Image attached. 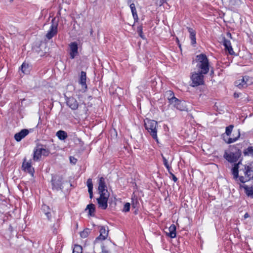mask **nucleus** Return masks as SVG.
Returning a JSON list of instances; mask_svg holds the SVG:
<instances>
[{
  "label": "nucleus",
  "mask_w": 253,
  "mask_h": 253,
  "mask_svg": "<svg viewBox=\"0 0 253 253\" xmlns=\"http://www.w3.org/2000/svg\"><path fill=\"white\" fill-rule=\"evenodd\" d=\"M232 173L237 182L244 183L253 179V169L248 166L243 165L241 161L234 164Z\"/></svg>",
  "instance_id": "obj_1"
},
{
  "label": "nucleus",
  "mask_w": 253,
  "mask_h": 253,
  "mask_svg": "<svg viewBox=\"0 0 253 253\" xmlns=\"http://www.w3.org/2000/svg\"><path fill=\"white\" fill-rule=\"evenodd\" d=\"M209 64H198V71L192 74L191 80L193 86H197L204 83L203 74H207L209 71Z\"/></svg>",
  "instance_id": "obj_2"
},
{
  "label": "nucleus",
  "mask_w": 253,
  "mask_h": 253,
  "mask_svg": "<svg viewBox=\"0 0 253 253\" xmlns=\"http://www.w3.org/2000/svg\"><path fill=\"white\" fill-rule=\"evenodd\" d=\"M234 127L233 125H230L225 128V132L222 133V139L227 144H231L237 141L240 136V132L238 130L236 133H233Z\"/></svg>",
  "instance_id": "obj_3"
},
{
  "label": "nucleus",
  "mask_w": 253,
  "mask_h": 253,
  "mask_svg": "<svg viewBox=\"0 0 253 253\" xmlns=\"http://www.w3.org/2000/svg\"><path fill=\"white\" fill-rule=\"evenodd\" d=\"M145 128L149 132L153 139L158 142L157 137V128L158 127L157 122L154 120H149L145 123Z\"/></svg>",
  "instance_id": "obj_4"
},
{
  "label": "nucleus",
  "mask_w": 253,
  "mask_h": 253,
  "mask_svg": "<svg viewBox=\"0 0 253 253\" xmlns=\"http://www.w3.org/2000/svg\"><path fill=\"white\" fill-rule=\"evenodd\" d=\"M253 83V78L249 76L239 78L235 82V85L240 89L245 88Z\"/></svg>",
  "instance_id": "obj_5"
},
{
  "label": "nucleus",
  "mask_w": 253,
  "mask_h": 253,
  "mask_svg": "<svg viewBox=\"0 0 253 253\" xmlns=\"http://www.w3.org/2000/svg\"><path fill=\"white\" fill-rule=\"evenodd\" d=\"M241 151L238 150L235 152H230L228 153L225 152L224 157L229 162L232 163L236 162L241 156Z\"/></svg>",
  "instance_id": "obj_6"
},
{
  "label": "nucleus",
  "mask_w": 253,
  "mask_h": 253,
  "mask_svg": "<svg viewBox=\"0 0 253 253\" xmlns=\"http://www.w3.org/2000/svg\"><path fill=\"white\" fill-rule=\"evenodd\" d=\"M62 180L63 178L60 176L54 175L52 176L51 183L53 189L57 191L61 190L62 189Z\"/></svg>",
  "instance_id": "obj_7"
},
{
  "label": "nucleus",
  "mask_w": 253,
  "mask_h": 253,
  "mask_svg": "<svg viewBox=\"0 0 253 253\" xmlns=\"http://www.w3.org/2000/svg\"><path fill=\"white\" fill-rule=\"evenodd\" d=\"M109 197V193L100 194L99 198L97 199L99 208L103 210H105L107 208L108 206L107 202Z\"/></svg>",
  "instance_id": "obj_8"
},
{
  "label": "nucleus",
  "mask_w": 253,
  "mask_h": 253,
  "mask_svg": "<svg viewBox=\"0 0 253 253\" xmlns=\"http://www.w3.org/2000/svg\"><path fill=\"white\" fill-rule=\"evenodd\" d=\"M170 104L180 111L187 110L186 103L183 101L178 100L177 98H176L173 101H172Z\"/></svg>",
  "instance_id": "obj_9"
},
{
  "label": "nucleus",
  "mask_w": 253,
  "mask_h": 253,
  "mask_svg": "<svg viewBox=\"0 0 253 253\" xmlns=\"http://www.w3.org/2000/svg\"><path fill=\"white\" fill-rule=\"evenodd\" d=\"M54 18L52 20V24L50 26L49 30L46 35V37L48 40L51 39L53 36L56 35L57 33V23H54Z\"/></svg>",
  "instance_id": "obj_10"
},
{
  "label": "nucleus",
  "mask_w": 253,
  "mask_h": 253,
  "mask_svg": "<svg viewBox=\"0 0 253 253\" xmlns=\"http://www.w3.org/2000/svg\"><path fill=\"white\" fill-rule=\"evenodd\" d=\"M22 169L25 171H26L30 173L32 176L34 175V169L32 167L31 161L29 162H26V160L25 158L22 164Z\"/></svg>",
  "instance_id": "obj_11"
},
{
  "label": "nucleus",
  "mask_w": 253,
  "mask_h": 253,
  "mask_svg": "<svg viewBox=\"0 0 253 253\" xmlns=\"http://www.w3.org/2000/svg\"><path fill=\"white\" fill-rule=\"evenodd\" d=\"M98 189L100 194L109 193L106 188L105 179L103 177H100L99 179Z\"/></svg>",
  "instance_id": "obj_12"
},
{
  "label": "nucleus",
  "mask_w": 253,
  "mask_h": 253,
  "mask_svg": "<svg viewBox=\"0 0 253 253\" xmlns=\"http://www.w3.org/2000/svg\"><path fill=\"white\" fill-rule=\"evenodd\" d=\"M67 105L73 110L78 109L79 103L77 100L74 97H69L66 100Z\"/></svg>",
  "instance_id": "obj_13"
},
{
  "label": "nucleus",
  "mask_w": 253,
  "mask_h": 253,
  "mask_svg": "<svg viewBox=\"0 0 253 253\" xmlns=\"http://www.w3.org/2000/svg\"><path fill=\"white\" fill-rule=\"evenodd\" d=\"M99 232L100 235L96 238L95 242H97L99 240H104L108 236V230H106L105 227L102 226L100 229Z\"/></svg>",
  "instance_id": "obj_14"
},
{
  "label": "nucleus",
  "mask_w": 253,
  "mask_h": 253,
  "mask_svg": "<svg viewBox=\"0 0 253 253\" xmlns=\"http://www.w3.org/2000/svg\"><path fill=\"white\" fill-rule=\"evenodd\" d=\"M29 133V131L27 129H23L20 132L16 133L14 135L15 139L19 142L27 136Z\"/></svg>",
  "instance_id": "obj_15"
},
{
  "label": "nucleus",
  "mask_w": 253,
  "mask_h": 253,
  "mask_svg": "<svg viewBox=\"0 0 253 253\" xmlns=\"http://www.w3.org/2000/svg\"><path fill=\"white\" fill-rule=\"evenodd\" d=\"M41 145H38L34 150L33 160L35 161H39L42 157Z\"/></svg>",
  "instance_id": "obj_16"
},
{
  "label": "nucleus",
  "mask_w": 253,
  "mask_h": 253,
  "mask_svg": "<svg viewBox=\"0 0 253 253\" xmlns=\"http://www.w3.org/2000/svg\"><path fill=\"white\" fill-rule=\"evenodd\" d=\"M41 145H38L34 150L33 160L35 161H39L42 157Z\"/></svg>",
  "instance_id": "obj_17"
},
{
  "label": "nucleus",
  "mask_w": 253,
  "mask_h": 253,
  "mask_svg": "<svg viewBox=\"0 0 253 253\" xmlns=\"http://www.w3.org/2000/svg\"><path fill=\"white\" fill-rule=\"evenodd\" d=\"M223 45L225 47V51L226 52L228 53L230 55H233L234 51L232 47L231 43L230 41L224 39L223 42Z\"/></svg>",
  "instance_id": "obj_18"
},
{
  "label": "nucleus",
  "mask_w": 253,
  "mask_h": 253,
  "mask_svg": "<svg viewBox=\"0 0 253 253\" xmlns=\"http://www.w3.org/2000/svg\"><path fill=\"white\" fill-rule=\"evenodd\" d=\"M86 73L84 71H82L81 73L79 83L82 85V89L84 91L87 88V85L86 84Z\"/></svg>",
  "instance_id": "obj_19"
},
{
  "label": "nucleus",
  "mask_w": 253,
  "mask_h": 253,
  "mask_svg": "<svg viewBox=\"0 0 253 253\" xmlns=\"http://www.w3.org/2000/svg\"><path fill=\"white\" fill-rule=\"evenodd\" d=\"M195 61L198 63H209L207 56L203 53L197 55Z\"/></svg>",
  "instance_id": "obj_20"
},
{
  "label": "nucleus",
  "mask_w": 253,
  "mask_h": 253,
  "mask_svg": "<svg viewBox=\"0 0 253 253\" xmlns=\"http://www.w3.org/2000/svg\"><path fill=\"white\" fill-rule=\"evenodd\" d=\"M70 56L72 58H74L75 55L78 53V44L76 42H72L70 45Z\"/></svg>",
  "instance_id": "obj_21"
},
{
  "label": "nucleus",
  "mask_w": 253,
  "mask_h": 253,
  "mask_svg": "<svg viewBox=\"0 0 253 253\" xmlns=\"http://www.w3.org/2000/svg\"><path fill=\"white\" fill-rule=\"evenodd\" d=\"M188 32L190 34V38L191 41L192 45H194L196 43V32L194 30L190 27H187Z\"/></svg>",
  "instance_id": "obj_22"
},
{
  "label": "nucleus",
  "mask_w": 253,
  "mask_h": 253,
  "mask_svg": "<svg viewBox=\"0 0 253 253\" xmlns=\"http://www.w3.org/2000/svg\"><path fill=\"white\" fill-rule=\"evenodd\" d=\"M240 187L241 188H244L245 190V192L248 196H251L253 197V187H249L247 185H240Z\"/></svg>",
  "instance_id": "obj_23"
},
{
  "label": "nucleus",
  "mask_w": 253,
  "mask_h": 253,
  "mask_svg": "<svg viewBox=\"0 0 253 253\" xmlns=\"http://www.w3.org/2000/svg\"><path fill=\"white\" fill-rule=\"evenodd\" d=\"M165 96L168 99L169 104L171 103L172 100L173 101L176 98L174 96V93L171 90H167L166 91Z\"/></svg>",
  "instance_id": "obj_24"
},
{
  "label": "nucleus",
  "mask_w": 253,
  "mask_h": 253,
  "mask_svg": "<svg viewBox=\"0 0 253 253\" xmlns=\"http://www.w3.org/2000/svg\"><path fill=\"white\" fill-rule=\"evenodd\" d=\"M87 186L88 187V191L89 194L90 198H92L93 197V184L92 182V180L90 178H89L87 180Z\"/></svg>",
  "instance_id": "obj_25"
},
{
  "label": "nucleus",
  "mask_w": 253,
  "mask_h": 253,
  "mask_svg": "<svg viewBox=\"0 0 253 253\" xmlns=\"http://www.w3.org/2000/svg\"><path fill=\"white\" fill-rule=\"evenodd\" d=\"M56 136L61 140H65L68 137L67 133L63 130H59L56 132Z\"/></svg>",
  "instance_id": "obj_26"
},
{
  "label": "nucleus",
  "mask_w": 253,
  "mask_h": 253,
  "mask_svg": "<svg viewBox=\"0 0 253 253\" xmlns=\"http://www.w3.org/2000/svg\"><path fill=\"white\" fill-rule=\"evenodd\" d=\"M129 6L131 9V12L132 14L133 17L134 19V21H137L138 18V15L137 14L136 9L135 5L133 3H132L130 4Z\"/></svg>",
  "instance_id": "obj_27"
},
{
  "label": "nucleus",
  "mask_w": 253,
  "mask_h": 253,
  "mask_svg": "<svg viewBox=\"0 0 253 253\" xmlns=\"http://www.w3.org/2000/svg\"><path fill=\"white\" fill-rule=\"evenodd\" d=\"M42 210L44 214L46 215V217L48 219L51 217L50 210L48 206L46 205H43L42 208Z\"/></svg>",
  "instance_id": "obj_28"
},
{
  "label": "nucleus",
  "mask_w": 253,
  "mask_h": 253,
  "mask_svg": "<svg viewBox=\"0 0 253 253\" xmlns=\"http://www.w3.org/2000/svg\"><path fill=\"white\" fill-rule=\"evenodd\" d=\"M169 236L173 238L176 236V227L174 224L171 225L169 228Z\"/></svg>",
  "instance_id": "obj_29"
},
{
  "label": "nucleus",
  "mask_w": 253,
  "mask_h": 253,
  "mask_svg": "<svg viewBox=\"0 0 253 253\" xmlns=\"http://www.w3.org/2000/svg\"><path fill=\"white\" fill-rule=\"evenodd\" d=\"M243 154L245 156H249L253 155V147L250 146L247 149H245L243 151Z\"/></svg>",
  "instance_id": "obj_30"
},
{
  "label": "nucleus",
  "mask_w": 253,
  "mask_h": 253,
  "mask_svg": "<svg viewBox=\"0 0 253 253\" xmlns=\"http://www.w3.org/2000/svg\"><path fill=\"white\" fill-rule=\"evenodd\" d=\"M86 210H88V214L90 216H93L95 211V205L93 204H89L87 206Z\"/></svg>",
  "instance_id": "obj_31"
},
{
  "label": "nucleus",
  "mask_w": 253,
  "mask_h": 253,
  "mask_svg": "<svg viewBox=\"0 0 253 253\" xmlns=\"http://www.w3.org/2000/svg\"><path fill=\"white\" fill-rule=\"evenodd\" d=\"M31 69L29 64H22L21 66V69L22 72L24 74H28Z\"/></svg>",
  "instance_id": "obj_32"
},
{
  "label": "nucleus",
  "mask_w": 253,
  "mask_h": 253,
  "mask_svg": "<svg viewBox=\"0 0 253 253\" xmlns=\"http://www.w3.org/2000/svg\"><path fill=\"white\" fill-rule=\"evenodd\" d=\"M42 155L43 156H47L49 154V151L46 149L42 145H41Z\"/></svg>",
  "instance_id": "obj_33"
},
{
  "label": "nucleus",
  "mask_w": 253,
  "mask_h": 253,
  "mask_svg": "<svg viewBox=\"0 0 253 253\" xmlns=\"http://www.w3.org/2000/svg\"><path fill=\"white\" fill-rule=\"evenodd\" d=\"M73 253H82V247L81 246L76 245L73 250Z\"/></svg>",
  "instance_id": "obj_34"
},
{
  "label": "nucleus",
  "mask_w": 253,
  "mask_h": 253,
  "mask_svg": "<svg viewBox=\"0 0 253 253\" xmlns=\"http://www.w3.org/2000/svg\"><path fill=\"white\" fill-rule=\"evenodd\" d=\"M137 31L138 32L139 35L140 36V37L142 39H145V37H144V36L143 34L142 26H140L138 27H137Z\"/></svg>",
  "instance_id": "obj_35"
},
{
  "label": "nucleus",
  "mask_w": 253,
  "mask_h": 253,
  "mask_svg": "<svg viewBox=\"0 0 253 253\" xmlns=\"http://www.w3.org/2000/svg\"><path fill=\"white\" fill-rule=\"evenodd\" d=\"M130 205L129 203H126L124 207L123 211H124V212L129 211V210H130Z\"/></svg>",
  "instance_id": "obj_36"
},
{
  "label": "nucleus",
  "mask_w": 253,
  "mask_h": 253,
  "mask_svg": "<svg viewBox=\"0 0 253 253\" xmlns=\"http://www.w3.org/2000/svg\"><path fill=\"white\" fill-rule=\"evenodd\" d=\"M70 161L71 164H75L77 162V160L74 157L70 156Z\"/></svg>",
  "instance_id": "obj_37"
},
{
  "label": "nucleus",
  "mask_w": 253,
  "mask_h": 253,
  "mask_svg": "<svg viewBox=\"0 0 253 253\" xmlns=\"http://www.w3.org/2000/svg\"><path fill=\"white\" fill-rule=\"evenodd\" d=\"M162 156L163 160L164 165H165V166L166 167L169 165V164H168V162L166 158H165L163 155H162Z\"/></svg>",
  "instance_id": "obj_38"
},
{
  "label": "nucleus",
  "mask_w": 253,
  "mask_h": 253,
  "mask_svg": "<svg viewBox=\"0 0 253 253\" xmlns=\"http://www.w3.org/2000/svg\"><path fill=\"white\" fill-rule=\"evenodd\" d=\"M80 235L82 238H84L87 237V233L86 231H84L81 233Z\"/></svg>",
  "instance_id": "obj_39"
},
{
  "label": "nucleus",
  "mask_w": 253,
  "mask_h": 253,
  "mask_svg": "<svg viewBox=\"0 0 253 253\" xmlns=\"http://www.w3.org/2000/svg\"><path fill=\"white\" fill-rule=\"evenodd\" d=\"M170 174L172 176V180L175 182L177 181V178H176V177L172 173V172H170Z\"/></svg>",
  "instance_id": "obj_40"
},
{
  "label": "nucleus",
  "mask_w": 253,
  "mask_h": 253,
  "mask_svg": "<svg viewBox=\"0 0 253 253\" xmlns=\"http://www.w3.org/2000/svg\"><path fill=\"white\" fill-rule=\"evenodd\" d=\"M166 168L167 169L169 173L170 174V172H171V171H170V169H171V167L169 166V165H168L167 166H166Z\"/></svg>",
  "instance_id": "obj_41"
},
{
  "label": "nucleus",
  "mask_w": 253,
  "mask_h": 253,
  "mask_svg": "<svg viewBox=\"0 0 253 253\" xmlns=\"http://www.w3.org/2000/svg\"><path fill=\"white\" fill-rule=\"evenodd\" d=\"M101 253H109L108 251L105 250L104 247H102Z\"/></svg>",
  "instance_id": "obj_42"
},
{
  "label": "nucleus",
  "mask_w": 253,
  "mask_h": 253,
  "mask_svg": "<svg viewBox=\"0 0 253 253\" xmlns=\"http://www.w3.org/2000/svg\"><path fill=\"white\" fill-rule=\"evenodd\" d=\"M167 0H160V5H161L164 2H166Z\"/></svg>",
  "instance_id": "obj_43"
},
{
  "label": "nucleus",
  "mask_w": 253,
  "mask_h": 253,
  "mask_svg": "<svg viewBox=\"0 0 253 253\" xmlns=\"http://www.w3.org/2000/svg\"><path fill=\"white\" fill-rule=\"evenodd\" d=\"M132 200H133V203H132V206H133L134 208H135V205L136 204V203H137V200H136V202H135V203L134 202V200H133V199H132Z\"/></svg>",
  "instance_id": "obj_44"
},
{
  "label": "nucleus",
  "mask_w": 253,
  "mask_h": 253,
  "mask_svg": "<svg viewBox=\"0 0 253 253\" xmlns=\"http://www.w3.org/2000/svg\"><path fill=\"white\" fill-rule=\"evenodd\" d=\"M249 215L248 213H246L244 215L245 218H247L249 217Z\"/></svg>",
  "instance_id": "obj_45"
},
{
  "label": "nucleus",
  "mask_w": 253,
  "mask_h": 253,
  "mask_svg": "<svg viewBox=\"0 0 253 253\" xmlns=\"http://www.w3.org/2000/svg\"><path fill=\"white\" fill-rule=\"evenodd\" d=\"M227 36L228 37H229V38H231V34L230 33H227Z\"/></svg>",
  "instance_id": "obj_46"
},
{
  "label": "nucleus",
  "mask_w": 253,
  "mask_h": 253,
  "mask_svg": "<svg viewBox=\"0 0 253 253\" xmlns=\"http://www.w3.org/2000/svg\"><path fill=\"white\" fill-rule=\"evenodd\" d=\"M132 2V0H128L127 1V3L128 4H130V3H132L131 2Z\"/></svg>",
  "instance_id": "obj_47"
},
{
  "label": "nucleus",
  "mask_w": 253,
  "mask_h": 253,
  "mask_svg": "<svg viewBox=\"0 0 253 253\" xmlns=\"http://www.w3.org/2000/svg\"><path fill=\"white\" fill-rule=\"evenodd\" d=\"M234 96H235V97H239V95L238 94L235 93L234 94Z\"/></svg>",
  "instance_id": "obj_48"
}]
</instances>
